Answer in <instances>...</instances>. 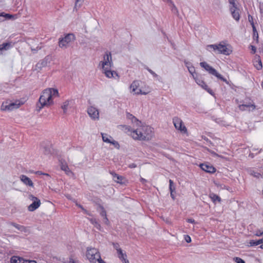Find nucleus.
Masks as SVG:
<instances>
[{
    "label": "nucleus",
    "instance_id": "f257e3e1",
    "mask_svg": "<svg viewBox=\"0 0 263 263\" xmlns=\"http://www.w3.org/2000/svg\"><path fill=\"white\" fill-rule=\"evenodd\" d=\"M112 66L113 62L111 52L107 51L103 55V60L100 61L99 66L101 67L102 72L108 78H115V75L119 79V76L118 73L114 70H111V68Z\"/></svg>",
    "mask_w": 263,
    "mask_h": 263
},
{
    "label": "nucleus",
    "instance_id": "f03ea898",
    "mask_svg": "<svg viewBox=\"0 0 263 263\" xmlns=\"http://www.w3.org/2000/svg\"><path fill=\"white\" fill-rule=\"evenodd\" d=\"M139 127L132 131L130 135L134 139L149 140L153 136V129L148 125L137 124Z\"/></svg>",
    "mask_w": 263,
    "mask_h": 263
},
{
    "label": "nucleus",
    "instance_id": "7ed1b4c3",
    "mask_svg": "<svg viewBox=\"0 0 263 263\" xmlns=\"http://www.w3.org/2000/svg\"><path fill=\"white\" fill-rule=\"evenodd\" d=\"M50 89H45L41 95L39 103L37 104L36 110L39 111L44 106L52 103Z\"/></svg>",
    "mask_w": 263,
    "mask_h": 263
},
{
    "label": "nucleus",
    "instance_id": "20e7f679",
    "mask_svg": "<svg viewBox=\"0 0 263 263\" xmlns=\"http://www.w3.org/2000/svg\"><path fill=\"white\" fill-rule=\"evenodd\" d=\"M86 256L90 263H106L101 258L99 250L95 248H87Z\"/></svg>",
    "mask_w": 263,
    "mask_h": 263
},
{
    "label": "nucleus",
    "instance_id": "39448f33",
    "mask_svg": "<svg viewBox=\"0 0 263 263\" xmlns=\"http://www.w3.org/2000/svg\"><path fill=\"white\" fill-rule=\"evenodd\" d=\"M209 48L213 49L214 51H217L218 53H221L225 55H229L231 52L225 45L221 44L208 45L206 46V49L209 50Z\"/></svg>",
    "mask_w": 263,
    "mask_h": 263
},
{
    "label": "nucleus",
    "instance_id": "423d86ee",
    "mask_svg": "<svg viewBox=\"0 0 263 263\" xmlns=\"http://www.w3.org/2000/svg\"><path fill=\"white\" fill-rule=\"evenodd\" d=\"M75 39V36L73 33H68L64 37L59 39V46L60 48H66L68 44Z\"/></svg>",
    "mask_w": 263,
    "mask_h": 263
},
{
    "label": "nucleus",
    "instance_id": "0eeeda50",
    "mask_svg": "<svg viewBox=\"0 0 263 263\" xmlns=\"http://www.w3.org/2000/svg\"><path fill=\"white\" fill-rule=\"evenodd\" d=\"M21 105L20 101H15V102H4L2 106L1 109L3 110L11 111L14 109L18 108Z\"/></svg>",
    "mask_w": 263,
    "mask_h": 263
},
{
    "label": "nucleus",
    "instance_id": "6e6552de",
    "mask_svg": "<svg viewBox=\"0 0 263 263\" xmlns=\"http://www.w3.org/2000/svg\"><path fill=\"white\" fill-rule=\"evenodd\" d=\"M28 198L32 201V203L28 206V209L32 212L37 209L41 205L40 200L32 195H29Z\"/></svg>",
    "mask_w": 263,
    "mask_h": 263
},
{
    "label": "nucleus",
    "instance_id": "1a4fd4ad",
    "mask_svg": "<svg viewBox=\"0 0 263 263\" xmlns=\"http://www.w3.org/2000/svg\"><path fill=\"white\" fill-rule=\"evenodd\" d=\"M173 122L177 129L179 130L184 133H186L187 132V129L183 125V121L180 118L177 117H175L173 119Z\"/></svg>",
    "mask_w": 263,
    "mask_h": 263
},
{
    "label": "nucleus",
    "instance_id": "9d476101",
    "mask_svg": "<svg viewBox=\"0 0 263 263\" xmlns=\"http://www.w3.org/2000/svg\"><path fill=\"white\" fill-rule=\"evenodd\" d=\"M102 140L104 142L110 143L117 149L120 148V145L119 143L115 141L112 137L107 134L101 133Z\"/></svg>",
    "mask_w": 263,
    "mask_h": 263
},
{
    "label": "nucleus",
    "instance_id": "9b49d317",
    "mask_svg": "<svg viewBox=\"0 0 263 263\" xmlns=\"http://www.w3.org/2000/svg\"><path fill=\"white\" fill-rule=\"evenodd\" d=\"M87 112L92 119L95 120L99 119V113L97 108L93 106H90L87 109Z\"/></svg>",
    "mask_w": 263,
    "mask_h": 263
},
{
    "label": "nucleus",
    "instance_id": "f8f14e48",
    "mask_svg": "<svg viewBox=\"0 0 263 263\" xmlns=\"http://www.w3.org/2000/svg\"><path fill=\"white\" fill-rule=\"evenodd\" d=\"M60 165L61 169L64 171L67 175L71 176L73 175V173L69 169L67 162L65 160L61 159L60 160Z\"/></svg>",
    "mask_w": 263,
    "mask_h": 263
},
{
    "label": "nucleus",
    "instance_id": "ddd939ff",
    "mask_svg": "<svg viewBox=\"0 0 263 263\" xmlns=\"http://www.w3.org/2000/svg\"><path fill=\"white\" fill-rule=\"evenodd\" d=\"M200 166L203 171L206 173L213 174L216 172V168L210 164L202 163L200 165Z\"/></svg>",
    "mask_w": 263,
    "mask_h": 263
},
{
    "label": "nucleus",
    "instance_id": "4468645a",
    "mask_svg": "<svg viewBox=\"0 0 263 263\" xmlns=\"http://www.w3.org/2000/svg\"><path fill=\"white\" fill-rule=\"evenodd\" d=\"M139 86V82L138 81H134L131 84L130 86V88L132 91V92H135V93L137 95H146V92H143L141 89H139L137 91L136 90L138 88Z\"/></svg>",
    "mask_w": 263,
    "mask_h": 263
},
{
    "label": "nucleus",
    "instance_id": "2eb2a0df",
    "mask_svg": "<svg viewBox=\"0 0 263 263\" xmlns=\"http://www.w3.org/2000/svg\"><path fill=\"white\" fill-rule=\"evenodd\" d=\"M230 11L233 18L236 21H239L240 19L239 9L237 6L230 7Z\"/></svg>",
    "mask_w": 263,
    "mask_h": 263
},
{
    "label": "nucleus",
    "instance_id": "dca6fc26",
    "mask_svg": "<svg viewBox=\"0 0 263 263\" xmlns=\"http://www.w3.org/2000/svg\"><path fill=\"white\" fill-rule=\"evenodd\" d=\"M194 79L195 80L196 82L202 88L206 90L210 94L214 95V92L213 91V90L209 88L208 86L205 83V82L203 81L198 78H194Z\"/></svg>",
    "mask_w": 263,
    "mask_h": 263
},
{
    "label": "nucleus",
    "instance_id": "f3484780",
    "mask_svg": "<svg viewBox=\"0 0 263 263\" xmlns=\"http://www.w3.org/2000/svg\"><path fill=\"white\" fill-rule=\"evenodd\" d=\"M200 65L201 67L203 68L206 71H208L211 74L212 73H215L216 69L211 67L205 62H202L200 63Z\"/></svg>",
    "mask_w": 263,
    "mask_h": 263
},
{
    "label": "nucleus",
    "instance_id": "a211bd4d",
    "mask_svg": "<svg viewBox=\"0 0 263 263\" xmlns=\"http://www.w3.org/2000/svg\"><path fill=\"white\" fill-rule=\"evenodd\" d=\"M20 180L26 185L33 187V183L31 180L27 176L24 175H21L20 177Z\"/></svg>",
    "mask_w": 263,
    "mask_h": 263
},
{
    "label": "nucleus",
    "instance_id": "6ab92c4d",
    "mask_svg": "<svg viewBox=\"0 0 263 263\" xmlns=\"http://www.w3.org/2000/svg\"><path fill=\"white\" fill-rule=\"evenodd\" d=\"M246 108H251V110H253L256 108V106L254 104L249 103L248 104H241L239 105V108L240 110L243 111L246 110Z\"/></svg>",
    "mask_w": 263,
    "mask_h": 263
},
{
    "label": "nucleus",
    "instance_id": "aec40b11",
    "mask_svg": "<svg viewBox=\"0 0 263 263\" xmlns=\"http://www.w3.org/2000/svg\"><path fill=\"white\" fill-rule=\"evenodd\" d=\"M10 224L21 232H25V233H26L28 232L27 228L24 226L20 225L15 222H11Z\"/></svg>",
    "mask_w": 263,
    "mask_h": 263
},
{
    "label": "nucleus",
    "instance_id": "412c9836",
    "mask_svg": "<svg viewBox=\"0 0 263 263\" xmlns=\"http://www.w3.org/2000/svg\"><path fill=\"white\" fill-rule=\"evenodd\" d=\"M12 47L11 43H4L0 45V51L8 50Z\"/></svg>",
    "mask_w": 263,
    "mask_h": 263
},
{
    "label": "nucleus",
    "instance_id": "4be33fe9",
    "mask_svg": "<svg viewBox=\"0 0 263 263\" xmlns=\"http://www.w3.org/2000/svg\"><path fill=\"white\" fill-rule=\"evenodd\" d=\"M209 196L214 203H216V201L218 202H220L221 201L220 197L214 193H211Z\"/></svg>",
    "mask_w": 263,
    "mask_h": 263
},
{
    "label": "nucleus",
    "instance_id": "5701e85b",
    "mask_svg": "<svg viewBox=\"0 0 263 263\" xmlns=\"http://www.w3.org/2000/svg\"><path fill=\"white\" fill-rule=\"evenodd\" d=\"M11 263H24V262L20 257L13 256L11 258Z\"/></svg>",
    "mask_w": 263,
    "mask_h": 263
},
{
    "label": "nucleus",
    "instance_id": "b1692460",
    "mask_svg": "<svg viewBox=\"0 0 263 263\" xmlns=\"http://www.w3.org/2000/svg\"><path fill=\"white\" fill-rule=\"evenodd\" d=\"M127 117L132 120V122H136L137 124H141V122L139 121L135 117H134L133 115L128 113L127 114Z\"/></svg>",
    "mask_w": 263,
    "mask_h": 263
},
{
    "label": "nucleus",
    "instance_id": "393cba45",
    "mask_svg": "<svg viewBox=\"0 0 263 263\" xmlns=\"http://www.w3.org/2000/svg\"><path fill=\"white\" fill-rule=\"evenodd\" d=\"M69 105V101L68 100L66 101L63 103V104L62 105V108L63 110V112L64 114L66 112L67 107Z\"/></svg>",
    "mask_w": 263,
    "mask_h": 263
},
{
    "label": "nucleus",
    "instance_id": "a878e982",
    "mask_svg": "<svg viewBox=\"0 0 263 263\" xmlns=\"http://www.w3.org/2000/svg\"><path fill=\"white\" fill-rule=\"evenodd\" d=\"M47 89H50V91H51V98L52 97H57L59 96V92H58V89H54V88H47Z\"/></svg>",
    "mask_w": 263,
    "mask_h": 263
},
{
    "label": "nucleus",
    "instance_id": "bb28decb",
    "mask_svg": "<svg viewBox=\"0 0 263 263\" xmlns=\"http://www.w3.org/2000/svg\"><path fill=\"white\" fill-rule=\"evenodd\" d=\"M212 74L213 76H215L217 78L222 80V81L227 83V81L226 79L223 78L220 74L218 73L216 70L215 73H212Z\"/></svg>",
    "mask_w": 263,
    "mask_h": 263
},
{
    "label": "nucleus",
    "instance_id": "cd10ccee",
    "mask_svg": "<svg viewBox=\"0 0 263 263\" xmlns=\"http://www.w3.org/2000/svg\"><path fill=\"white\" fill-rule=\"evenodd\" d=\"M99 208L101 210V212L100 213L101 216L103 217L104 218H105V217H107L106 211L105 210L103 206L102 205H99Z\"/></svg>",
    "mask_w": 263,
    "mask_h": 263
},
{
    "label": "nucleus",
    "instance_id": "c85d7f7f",
    "mask_svg": "<svg viewBox=\"0 0 263 263\" xmlns=\"http://www.w3.org/2000/svg\"><path fill=\"white\" fill-rule=\"evenodd\" d=\"M169 189L170 192H174L175 190V187L174 185V182L173 180L171 179L169 180Z\"/></svg>",
    "mask_w": 263,
    "mask_h": 263
},
{
    "label": "nucleus",
    "instance_id": "c756f323",
    "mask_svg": "<svg viewBox=\"0 0 263 263\" xmlns=\"http://www.w3.org/2000/svg\"><path fill=\"white\" fill-rule=\"evenodd\" d=\"M170 4L171 5V10H172V12L175 14H178V9L177 8V7L175 6V4L173 3V2H172V3H170Z\"/></svg>",
    "mask_w": 263,
    "mask_h": 263
},
{
    "label": "nucleus",
    "instance_id": "7c9ffc66",
    "mask_svg": "<svg viewBox=\"0 0 263 263\" xmlns=\"http://www.w3.org/2000/svg\"><path fill=\"white\" fill-rule=\"evenodd\" d=\"M4 16H5V20H11V19L14 20L16 18L15 15H13L8 14V13H4Z\"/></svg>",
    "mask_w": 263,
    "mask_h": 263
},
{
    "label": "nucleus",
    "instance_id": "2f4dec72",
    "mask_svg": "<svg viewBox=\"0 0 263 263\" xmlns=\"http://www.w3.org/2000/svg\"><path fill=\"white\" fill-rule=\"evenodd\" d=\"M256 63L254 64L255 67L258 70L261 69L262 67L261 60H259L258 61H256Z\"/></svg>",
    "mask_w": 263,
    "mask_h": 263
},
{
    "label": "nucleus",
    "instance_id": "473e14b6",
    "mask_svg": "<svg viewBox=\"0 0 263 263\" xmlns=\"http://www.w3.org/2000/svg\"><path fill=\"white\" fill-rule=\"evenodd\" d=\"M83 2L84 0H76L74 9H76L77 10L78 7H80Z\"/></svg>",
    "mask_w": 263,
    "mask_h": 263
},
{
    "label": "nucleus",
    "instance_id": "72a5a7b5",
    "mask_svg": "<svg viewBox=\"0 0 263 263\" xmlns=\"http://www.w3.org/2000/svg\"><path fill=\"white\" fill-rule=\"evenodd\" d=\"M145 68L155 78H157L158 75L153 71L152 69H149L147 66H145Z\"/></svg>",
    "mask_w": 263,
    "mask_h": 263
},
{
    "label": "nucleus",
    "instance_id": "f704fd0d",
    "mask_svg": "<svg viewBox=\"0 0 263 263\" xmlns=\"http://www.w3.org/2000/svg\"><path fill=\"white\" fill-rule=\"evenodd\" d=\"M189 72L193 76V78H194V73L195 72V69L193 66H192L191 67H189L187 69Z\"/></svg>",
    "mask_w": 263,
    "mask_h": 263
},
{
    "label": "nucleus",
    "instance_id": "c9c22d12",
    "mask_svg": "<svg viewBox=\"0 0 263 263\" xmlns=\"http://www.w3.org/2000/svg\"><path fill=\"white\" fill-rule=\"evenodd\" d=\"M234 260L237 263H245V261L243 259L238 257H234Z\"/></svg>",
    "mask_w": 263,
    "mask_h": 263
},
{
    "label": "nucleus",
    "instance_id": "e433bc0d",
    "mask_svg": "<svg viewBox=\"0 0 263 263\" xmlns=\"http://www.w3.org/2000/svg\"><path fill=\"white\" fill-rule=\"evenodd\" d=\"M251 25H252V27L253 28V34L255 35V34L256 33V39L257 40L258 37V33L257 32V30L256 29V28L255 27V25H254V24L253 22H252L251 23Z\"/></svg>",
    "mask_w": 263,
    "mask_h": 263
},
{
    "label": "nucleus",
    "instance_id": "4c0bfd02",
    "mask_svg": "<svg viewBox=\"0 0 263 263\" xmlns=\"http://www.w3.org/2000/svg\"><path fill=\"white\" fill-rule=\"evenodd\" d=\"M250 174L256 178H259L260 176V174L257 172H255L254 171H250Z\"/></svg>",
    "mask_w": 263,
    "mask_h": 263
},
{
    "label": "nucleus",
    "instance_id": "58836bf2",
    "mask_svg": "<svg viewBox=\"0 0 263 263\" xmlns=\"http://www.w3.org/2000/svg\"><path fill=\"white\" fill-rule=\"evenodd\" d=\"M123 179V177L121 176H118L117 178L116 179H115V181L118 183H123L122 180Z\"/></svg>",
    "mask_w": 263,
    "mask_h": 263
},
{
    "label": "nucleus",
    "instance_id": "ea45409f",
    "mask_svg": "<svg viewBox=\"0 0 263 263\" xmlns=\"http://www.w3.org/2000/svg\"><path fill=\"white\" fill-rule=\"evenodd\" d=\"M250 246H258L257 240H251L249 242Z\"/></svg>",
    "mask_w": 263,
    "mask_h": 263
},
{
    "label": "nucleus",
    "instance_id": "a19ab883",
    "mask_svg": "<svg viewBox=\"0 0 263 263\" xmlns=\"http://www.w3.org/2000/svg\"><path fill=\"white\" fill-rule=\"evenodd\" d=\"M184 63L185 66L187 67V69L189 68V67L193 66V65L191 63H190V62L186 61V60H185L184 61Z\"/></svg>",
    "mask_w": 263,
    "mask_h": 263
},
{
    "label": "nucleus",
    "instance_id": "79ce46f5",
    "mask_svg": "<svg viewBox=\"0 0 263 263\" xmlns=\"http://www.w3.org/2000/svg\"><path fill=\"white\" fill-rule=\"evenodd\" d=\"M126 254L124 253V254H121V255H119L118 257L120 258V259L122 261L124 260V259H126Z\"/></svg>",
    "mask_w": 263,
    "mask_h": 263
},
{
    "label": "nucleus",
    "instance_id": "37998d69",
    "mask_svg": "<svg viewBox=\"0 0 263 263\" xmlns=\"http://www.w3.org/2000/svg\"><path fill=\"white\" fill-rule=\"evenodd\" d=\"M184 239H185L186 242L187 243L191 242V238L189 235H185Z\"/></svg>",
    "mask_w": 263,
    "mask_h": 263
},
{
    "label": "nucleus",
    "instance_id": "c03bdc74",
    "mask_svg": "<svg viewBox=\"0 0 263 263\" xmlns=\"http://www.w3.org/2000/svg\"><path fill=\"white\" fill-rule=\"evenodd\" d=\"M5 20L4 12H2L0 14V22H2Z\"/></svg>",
    "mask_w": 263,
    "mask_h": 263
},
{
    "label": "nucleus",
    "instance_id": "a18cd8bd",
    "mask_svg": "<svg viewBox=\"0 0 263 263\" xmlns=\"http://www.w3.org/2000/svg\"><path fill=\"white\" fill-rule=\"evenodd\" d=\"M112 245H113V247L117 251L118 249H120V248H119V243H115V242H113L112 243Z\"/></svg>",
    "mask_w": 263,
    "mask_h": 263
},
{
    "label": "nucleus",
    "instance_id": "49530a36",
    "mask_svg": "<svg viewBox=\"0 0 263 263\" xmlns=\"http://www.w3.org/2000/svg\"><path fill=\"white\" fill-rule=\"evenodd\" d=\"M97 229L101 230V227L100 223L97 221L94 225H93Z\"/></svg>",
    "mask_w": 263,
    "mask_h": 263
},
{
    "label": "nucleus",
    "instance_id": "de8ad7c7",
    "mask_svg": "<svg viewBox=\"0 0 263 263\" xmlns=\"http://www.w3.org/2000/svg\"><path fill=\"white\" fill-rule=\"evenodd\" d=\"M88 220L93 225L97 222L95 218H88Z\"/></svg>",
    "mask_w": 263,
    "mask_h": 263
},
{
    "label": "nucleus",
    "instance_id": "09e8293b",
    "mask_svg": "<svg viewBox=\"0 0 263 263\" xmlns=\"http://www.w3.org/2000/svg\"><path fill=\"white\" fill-rule=\"evenodd\" d=\"M235 0H229V3L232 5V6H236L235 4Z\"/></svg>",
    "mask_w": 263,
    "mask_h": 263
},
{
    "label": "nucleus",
    "instance_id": "8fccbe9b",
    "mask_svg": "<svg viewBox=\"0 0 263 263\" xmlns=\"http://www.w3.org/2000/svg\"><path fill=\"white\" fill-rule=\"evenodd\" d=\"M187 221L189 223H195V221L194 220V219H192V218H189L187 219Z\"/></svg>",
    "mask_w": 263,
    "mask_h": 263
},
{
    "label": "nucleus",
    "instance_id": "3c124183",
    "mask_svg": "<svg viewBox=\"0 0 263 263\" xmlns=\"http://www.w3.org/2000/svg\"><path fill=\"white\" fill-rule=\"evenodd\" d=\"M111 174L112 175L114 180L117 178L118 176H119L115 173H111Z\"/></svg>",
    "mask_w": 263,
    "mask_h": 263
},
{
    "label": "nucleus",
    "instance_id": "603ef678",
    "mask_svg": "<svg viewBox=\"0 0 263 263\" xmlns=\"http://www.w3.org/2000/svg\"><path fill=\"white\" fill-rule=\"evenodd\" d=\"M103 221H104V222L106 224H107H107H108V223H109V220H108V218H107V217H105V218H104V220H103Z\"/></svg>",
    "mask_w": 263,
    "mask_h": 263
},
{
    "label": "nucleus",
    "instance_id": "864d4df0",
    "mask_svg": "<svg viewBox=\"0 0 263 263\" xmlns=\"http://www.w3.org/2000/svg\"><path fill=\"white\" fill-rule=\"evenodd\" d=\"M117 253L118 254V256L119 255H121V254H124V253H123L122 250H121V248L120 249H118Z\"/></svg>",
    "mask_w": 263,
    "mask_h": 263
},
{
    "label": "nucleus",
    "instance_id": "5fc2aeb1",
    "mask_svg": "<svg viewBox=\"0 0 263 263\" xmlns=\"http://www.w3.org/2000/svg\"><path fill=\"white\" fill-rule=\"evenodd\" d=\"M137 167V165L135 163H132L129 165V167L133 168Z\"/></svg>",
    "mask_w": 263,
    "mask_h": 263
},
{
    "label": "nucleus",
    "instance_id": "6e6d98bb",
    "mask_svg": "<svg viewBox=\"0 0 263 263\" xmlns=\"http://www.w3.org/2000/svg\"><path fill=\"white\" fill-rule=\"evenodd\" d=\"M82 211H83V212L85 214L88 215H91L89 213V212L88 211H87L86 209H85L84 208L82 210Z\"/></svg>",
    "mask_w": 263,
    "mask_h": 263
},
{
    "label": "nucleus",
    "instance_id": "4d7b16f0",
    "mask_svg": "<svg viewBox=\"0 0 263 263\" xmlns=\"http://www.w3.org/2000/svg\"><path fill=\"white\" fill-rule=\"evenodd\" d=\"M140 181L143 184H144L147 182V180L143 178H140Z\"/></svg>",
    "mask_w": 263,
    "mask_h": 263
},
{
    "label": "nucleus",
    "instance_id": "13d9d810",
    "mask_svg": "<svg viewBox=\"0 0 263 263\" xmlns=\"http://www.w3.org/2000/svg\"><path fill=\"white\" fill-rule=\"evenodd\" d=\"M251 49L253 51V53H254L256 52V47L254 46H251Z\"/></svg>",
    "mask_w": 263,
    "mask_h": 263
},
{
    "label": "nucleus",
    "instance_id": "bf43d9fd",
    "mask_svg": "<svg viewBox=\"0 0 263 263\" xmlns=\"http://www.w3.org/2000/svg\"><path fill=\"white\" fill-rule=\"evenodd\" d=\"M248 19H249V21L251 23L253 21V18L250 15H249L248 16Z\"/></svg>",
    "mask_w": 263,
    "mask_h": 263
},
{
    "label": "nucleus",
    "instance_id": "052dcab7",
    "mask_svg": "<svg viewBox=\"0 0 263 263\" xmlns=\"http://www.w3.org/2000/svg\"><path fill=\"white\" fill-rule=\"evenodd\" d=\"M76 205L82 209V210L84 209L83 206L81 205L80 204H79L78 203H76Z\"/></svg>",
    "mask_w": 263,
    "mask_h": 263
},
{
    "label": "nucleus",
    "instance_id": "680f3d73",
    "mask_svg": "<svg viewBox=\"0 0 263 263\" xmlns=\"http://www.w3.org/2000/svg\"><path fill=\"white\" fill-rule=\"evenodd\" d=\"M262 234H263V232H257L256 233V235L258 236H260L262 235Z\"/></svg>",
    "mask_w": 263,
    "mask_h": 263
},
{
    "label": "nucleus",
    "instance_id": "e2e57ef3",
    "mask_svg": "<svg viewBox=\"0 0 263 263\" xmlns=\"http://www.w3.org/2000/svg\"><path fill=\"white\" fill-rule=\"evenodd\" d=\"M170 193H171V197L172 198V199H173V200H174L175 197V195H174V192H170Z\"/></svg>",
    "mask_w": 263,
    "mask_h": 263
},
{
    "label": "nucleus",
    "instance_id": "0e129e2a",
    "mask_svg": "<svg viewBox=\"0 0 263 263\" xmlns=\"http://www.w3.org/2000/svg\"><path fill=\"white\" fill-rule=\"evenodd\" d=\"M122 263H129L128 260L127 259H124L122 261Z\"/></svg>",
    "mask_w": 263,
    "mask_h": 263
},
{
    "label": "nucleus",
    "instance_id": "69168bd1",
    "mask_svg": "<svg viewBox=\"0 0 263 263\" xmlns=\"http://www.w3.org/2000/svg\"><path fill=\"white\" fill-rule=\"evenodd\" d=\"M162 1H163L164 2H167V3H172V0H162Z\"/></svg>",
    "mask_w": 263,
    "mask_h": 263
},
{
    "label": "nucleus",
    "instance_id": "338daca9",
    "mask_svg": "<svg viewBox=\"0 0 263 263\" xmlns=\"http://www.w3.org/2000/svg\"><path fill=\"white\" fill-rule=\"evenodd\" d=\"M27 263H36V262L35 260H31L28 261Z\"/></svg>",
    "mask_w": 263,
    "mask_h": 263
},
{
    "label": "nucleus",
    "instance_id": "774afa93",
    "mask_svg": "<svg viewBox=\"0 0 263 263\" xmlns=\"http://www.w3.org/2000/svg\"><path fill=\"white\" fill-rule=\"evenodd\" d=\"M261 87H262V88H263V81L261 82Z\"/></svg>",
    "mask_w": 263,
    "mask_h": 263
}]
</instances>
